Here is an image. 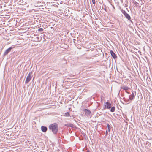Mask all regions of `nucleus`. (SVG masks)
<instances>
[{
    "instance_id": "nucleus-5",
    "label": "nucleus",
    "mask_w": 152,
    "mask_h": 152,
    "mask_svg": "<svg viewBox=\"0 0 152 152\" xmlns=\"http://www.w3.org/2000/svg\"><path fill=\"white\" fill-rule=\"evenodd\" d=\"M104 105L105 106V108H107V109H110L111 107V104L107 102L105 103Z\"/></svg>"
},
{
    "instance_id": "nucleus-2",
    "label": "nucleus",
    "mask_w": 152,
    "mask_h": 152,
    "mask_svg": "<svg viewBox=\"0 0 152 152\" xmlns=\"http://www.w3.org/2000/svg\"><path fill=\"white\" fill-rule=\"evenodd\" d=\"M32 74V72L29 73L25 81V83L26 84L28 83L31 80L32 78V77L31 76V74Z\"/></svg>"
},
{
    "instance_id": "nucleus-13",
    "label": "nucleus",
    "mask_w": 152,
    "mask_h": 152,
    "mask_svg": "<svg viewBox=\"0 0 152 152\" xmlns=\"http://www.w3.org/2000/svg\"><path fill=\"white\" fill-rule=\"evenodd\" d=\"M110 125L109 124H107V127L108 128V131L110 132Z\"/></svg>"
},
{
    "instance_id": "nucleus-7",
    "label": "nucleus",
    "mask_w": 152,
    "mask_h": 152,
    "mask_svg": "<svg viewBox=\"0 0 152 152\" xmlns=\"http://www.w3.org/2000/svg\"><path fill=\"white\" fill-rule=\"evenodd\" d=\"M110 53L112 56L115 59L117 58L116 55L112 50H111L110 51Z\"/></svg>"
},
{
    "instance_id": "nucleus-11",
    "label": "nucleus",
    "mask_w": 152,
    "mask_h": 152,
    "mask_svg": "<svg viewBox=\"0 0 152 152\" xmlns=\"http://www.w3.org/2000/svg\"><path fill=\"white\" fill-rule=\"evenodd\" d=\"M115 108L114 107H111V109H110V111L111 112H114L115 111Z\"/></svg>"
},
{
    "instance_id": "nucleus-12",
    "label": "nucleus",
    "mask_w": 152,
    "mask_h": 152,
    "mask_svg": "<svg viewBox=\"0 0 152 152\" xmlns=\"http://www.w3.org/2000/svg\"><path fill=\"white\" fill-rule=\"evenodd\" d=\"M43 28H40L38 29V31L40 32H42L43 31Z\"/></svg>"
},
{
    "instance_id": "nucleus-1",
    "label": "nucleus",
    "mask_w": 152,
    "mask_h": 152,
    "mask_svg": "<svg viewBox=\"0 0 152 152\" xmlns=\"http://www.w3.org/2000/svg\"><path fill=\"white\" fill-rule=\"evenodd\" d=\"M49 128L50 129L52 130L53 134H56L58 131V125L56 123H53L49 126Z\"/></svg>"
},
{
    "instance_id": "nucleus-16",
    "label": "nucleus",
    "mask_w": 152,
    "mask_h": 152,
    "mask_svg": "<svg viewBox=\"0 0 152 152\" xmlns=\"http://www.w3.org/2000/svg\"><path fill=\"white\" fill-rule=\"evenodd\" d=\"M108 134V132L107 131L106 132V135H107Z\"/></svg>"
},
{
    "instance_id": "nucleus-6",
    "label": "nucleus",
    "mask_w": 152,
    "mask_h": 152,
    "mask_svg": "<svg viewBox=\"0 0 152 152\" xmlns=\"http://www.w3.org/2000/svg\"><path fill=\"white\" fill-rule=\"evenodd\" d=\"M12 49V48L11 47L6 50L4 53V55L5 56L8 54L10 52Z\"/></svg>"
},
{
    "instance_id": "nucleus-8",
    "label": "nucleus",
    "mask_w": 152,
    "mask_h": 152,
    "mask_svg": "<svg viewBox=\"0 0 152 152\" xmlns=\"http://www.w3.org/2000/svg\"><path fill=\"white\" fill-rule=\"evenodd\" d=\"M41 129L42 131L43 132H46L47 130V127L44 126H42Z\"/></svg>"
},
{
    "instance_id": "nucleus-18",
    "label": "nucleus",
    "mask_w": 152,
    "mask_h": 152,
    "mask_svg": "<svg viewBox=\"0 0 152 152\" xmlns=\"http://www.w3.org/2000/svg\"><path fill=\"white\" fill-rule=\"evenodd\" d=\"M100 114H99L98 115H100Z\"/></svg>"
},
{
    "instance_id": "nucleus-19",
    "label": "nucleus",
    "mask_w": 152,
    "mask_h": 152,
    "mask_svg": "<svg viewBox=\"0 0 152 152\" xmlns=\"http://www.w3.org/2000/svg\"><path fill=\"white\" fill-rule=\"evenodd\" d=\"M100 114H99L98 115H100Z\"/></svg>"
},
{
    "instance_id": "nucleus-17",
    "label": "nucleus",
    "mask_w": 152,
    "mask_h": 152,
    "mask_svg": "<svg viewBox=\"0 0 152 152\" xmlns=\"http://www.w3.org/2000/svg\"><path fill=\"white\" fill-rule=\"evenodd\" d=\"M87 152H91L89 150H88Z\"/></svg>"
},
{
    "instance_id": "nucleus-9",
    "label": "nucleus",
    "mask_w": 152,
    "mask_h": 152,
    "mask_svg": "<svg viewBox=\"0 0 152 152\" xmlns=\"http://www.w3.org/2000/svg\"><path fill=\"white\" fill-rule=\"evenodd\" d=\"M134 98V93L132 92V94L129 96V99L130 100H132Z\"/></svg>"
},
{
    "instance_id": "nucleus-14",
    "label": "nucleus",
    "mask_w": 152,
    "mask_h": 152,
    "mask_svg": "<svg viewBox=\"0 0 152 152\" xmlns=\"http://www.w3.org/2000/svg\"><path fill=\"white\" fill-rule=\"evenodd\" d=\"M92 1L93 3L94 4H95V3H96L95 0H92Z\"/></svg>"
},
{
    "instance_id": "nucleus-3",
    "label": "nucleus",
    "mask_w": 152,
    "mask_h": 152,
    "mask_svg": "<svg viewBox=\"0 0 152 152\" xmlns=\"http://www.w3.org/2000/svg\"><path fill=\"white\" fill-rule=\"evenodd\" d=\"M122 13L128 20H129L131 19V17L130 15L127 13L125 11H123Z\"/></svg>"
},
{
    "instance_id": "nucleus-4",
    "label": "nucleus",
    "mask_w": 152,
    "mask_h": 152,
    "mask_svg": "<svg viewBox=\"0 0 152 152\" xmlns=\"http://www.w3.org/2000/svg\"><path fill=\"white\" fill-rule=\"evenodd\" d=\"M83 112L85 113V114L87 115H89L91 113L89 110L86 109H84Z\"/></svg>"
},
{
    "instance_id": "nucleus-15",
    "label": "nucleus",
    "mask_w": 152,
    "mask_h": 152,
    "mask_svg": "<svg viewBox=\"0 0 152 152\" xmlns=\"http://www.w3.org/2000/svg\"><path fill=\"white\" fill-rule=\"evenodd\" d=\"M66 116H69L70 115L69 113L68 112H67L66 113Z\"/></svg>"
},
{
    "instance_id": "nucleus-10",
    "label": "nucleus",
    "mask_w": 152,
    "mask_h": 152,
    "mask_svg": "<svg viewBox=\"0 0 152 152\" xmlns=\"http://www.w3.org/2000/svg\"><path fill=\"white\" fill-rule=\"evenodd\" d=\"M121 88L125 91L128 90L129 89L128 87L124 86H121Z\"/></svg>"
}]
</instances>
